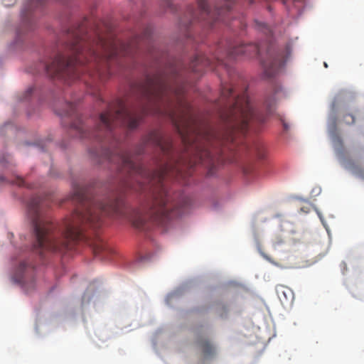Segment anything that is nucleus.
<instances>
[{
  "label": "nucleus",
  "mask_w": 364,
  "mask_h": 364,
  "mask_svg": "<svg viewBox=\"0 0 364 364\" xmlns=\"http://www.w3.org/2000/svg\"><path fill=\"white\" fill-rule=\"evenodd\" d=\"M311 208L312 206L310 204H306V205L301 207V211L307 213L310 212Z\"/></svg>",
  "instance_id": "14"
},
{
  "label": "nucleus",
  "mask_w": 364,
  "mask_h": 364,
  "mask_svg": "<svg viewBox=\"0 0 364 364\" xmlns=\"http://www.w3.org/2000/svg\"><path fill=\"white\" fill-rule=\"evenodd\" d=\"M65 109L60 114L71 117L76 113V105L73 102H67L65 104Z\"/></svg>",
  "instance_id": "10"
},
{
  "label": "nucleus",
  "mask_w": 364,
  "mask_h": 364,
  "mask_svg": "<svg viewBox=\"0 0 364 364\" xmlns=\"http://www.w3.org/2000/svg\"><path fill=\"white\" fill-rule=\"evenodd\" d=\"M36 1H37L38 4H42V0H36Z\"/></svg>",
  "instance_id": "21"
},
{
  "label": "nucleus",
  "mask_w": 364,
  "mask_h": 364,
  "mask_svg": "<svg viewBox=\"0 0 364 364\" xmlns=\"http://www.w3.org/2000/svg\"><path fill=\"white\" fill-rule=\"evenodd\" d=\"M252 51L260 55V48L255 44H240L235 46L227 51V55L230 58H235L240 55L250 54Z\"/></svg>",
  "instance_id": "9"
},
{
  "label": "nucleus",
  "mask_w": 364,
  "mask_h": 364,
  "mask_svg": "<svg viewBox=\"0 0 364 364\" xmlns=\"http://www.w3.org/2000/svg\"><path fill=\"white\" fill-rule=\"evenodd\" d=\"M149 35V31H145V33H144V37H145V38H148Z\"/></svg>",
  "instance_id": "20"
},
{
  "label": "nucleus",
  "mask_w": 364,
  "mask_h": 364,
  "mask_svg": "<svg viewBox=\"0 0 364 364\" xmlns=\"http://www.w3.org/2000/svg\"><path fill=\"white\" fill-rule=\"evenodd\" d=\"M33 91V88L32 87H28L26 91L25 96L23 97V100H26L28 96H30Z\"/></svg>",
  "instance_id": "15"
},
{
  "label": "nucleus",
  "mask_w": 364,
  "mask_h": 364,
  "mask_svg": "<svg viewBox=\"0 0 364 364\" xmlns=\"http://www.w3.org/2000/svg\"><path fill=\"white\" fill-rule=\"evenodd\" d=\"M299 1L297 0H284V3L289 6V4L298 3Z\"/></svg>",
  "instance_id": "19"
},
{
  "label": "nucleus",
  "mask_w": 364,
  "mask_h": 364,
  "mask_svg": "<svg viewBox=\"0 0 364 364\" xmlns=\"http://www.w3.org/2000/svg\"><path fill=\"white\" fill-rule=\"evenodd\" d=\"M147 145L156 147L165 158L155 170L147 169L138 161L136 156L120 149L113 151L105 149L101 154L94 153L113 164L123 176L122 183L124 188L149 191L151 194V200L146 209L134 211L132 220L136 225H144L149 220L161 224L168 223L188 213L193 205L188 196L180 194L174 197L171 196L165 184L166 178H177L182 175L178 162L172 159L171 139L159 132H152L146 137L144 144L136 150V154H141Z\"/></svg>",
  "instance_id": "2"
},
{
  "label": "nucleus",
  "mask_w": 364,
  "mask_h": 364,
  "mask_svg": "<svg viewBox=\"0 0 364 364\" xmlns=\"http://www.w3.org/2000/svg\"><path fill=\"white\" fill-rule=\"evenodd\" d=\"M250 1V4H252L253 3V0H249Z\"/></svg>",
  "instance_id": "22"
},
{
  "label": "nucleus",
  "mask_w": 364,
  "mask_h": 364,
  "mask_svg": "<svg viewBox=\"0 0 364 364\" xmlns=\"http://www.w3.org/2000/svg\"><path fill=\"white\" fill-rule=\"evenodd\" d=\"M284 63V57L281 53H276L274 56H269L267 60L262 61L265 75L269 77L274 76Z\"/></svg>",
  "instance_id": "8"
},
{
  "label": "nucleus",
  "mask_w": 364,
  "mask_h": 364,
  "mask_svg": "<svg viewBox=\"0 0 364 364\" xmlns=\"http://www.w3.org/2000/svg\"><path fill=\"white\" fill-rule=\"evenodd\" d=\"M68 38L65 49L72 53L71 55L58 53L50 63H41L49 77L68 83L80 78L78 67L85 63L92 64L95 68L93 75L104 80L111 75V66L118 63V58L132 53L129 45L119 41H107L100 36L91 40L81 28L70 31Z\"/></svg>",
  "instance_id": "3"
},
{
  "label": "nucleus",
  "mask_w": 364,
  "mask_h": 364,
  "mask_svg": "<svg viewBox=\"0 0 364 364\" xmlns=\"http://www.w3.org/2000/svg\"><path fill=\"white\" fill-rule=\"evenodd\" d=\"M224 64L223 59L216 55L213 59H210L203 54H197L191 60L189 70L194 73L200 74L205 68H213L215 65H222Z\"/></svg>",
  "instance_id": "7"
},
{
  "label": "nucleus",
  "mask_w": 364,
  "mask_h": 364,
  "mask_svg": "<svg viewBox=\"0 0 364 364\" xmlns=\"http://www.w3.org/2000/svg\"><path fill=\"white\" fill-rule=\"evenodd\" d=\"M3 2L5 6H11L14 4L15 0H4Z\"/></svg>",
  "instance_id": "17"
},
{
  "label": "nucleus",
  "mask_w": 364,
  "mask_h": 364,
  "mask_svg": "<svg viewBox=\"0 0 364 364\" xmlns=\"http://www.w3.org/2000/svg\"><path fill=\"white\" fill-rule=\"evenodd\" d=\"M178 80L175 68L154 77H147L139 88L141 102L137 108L129 109L119 100L114 107L109 106L107 111L100 114L95 130L85 129L77 114L70 124V129L80 139L93 138L101 142L103 138L109 140L114 137L113 129L117 126L133 129L146 114L167 115L184 144L196 149V162L211 164L214 162L213 149L215 145L232 143L238 135L245 134V90L239 94L235 87L223 85L221 100L224 108L220 112L221 130H198L191 127L192 107L183 97L184 87L178 84Z\"/></svg>",
  "instance_id": "1"
},
{
  "label": "nucleus",
  "mask_w": 364,
  "mask_h": 364,
  "mask_svg": "<svg viewBox=\"0 0 364 364\" xmlns=\"http://www.w3.org/2000/svg\"><path fill=\"white\" fill-rule=\"evenodd\" d=\"M14 183L19 186H24V181L21 177H18Z\"/></svg>",
  "instance_id": "16"
},
{
  "label": "nucleus",
  "mask_w": 364,
  "mask_h": 364,
  "mask_svg": "<svg viewBox=\"0 0 364 364\" xmlns=\"http://www.w3.org/2000/svg\"><path fill=\"white\" fill-rule=\"evenodd\" d=\"M255 151L257 154V156L259 159H264L265 156V150L262 144H258L255 147Z\"/></svg>",
  "instance_id": "11"
},
{
  "label": "nucleus",
  "mask_w": 364,
  "mask_h": 364,
  "mask_svg": "<svg viewBox=\"0 0 364 364\" xmlns=\"http://www.w3.org/2000/svg\"><path fill=\"white\" fill-rule=\"evenodd\" d=\"M280 120L282 122L284 129L286 131H288L289 129L288 124L284 121V119L283 118H281Z\"/></svg>",
  "instance_id": "18"
},
{
  "label": "nucleus",
  "mask_w": 364,
  "mask_h": 364,
  "mask_svg": "<svg viewBox=\"0 0 364 364\" xmlns=\"http://www.w3.org/2000/svg\"><path fill=\"white\" fill-rule=\"evenodd\" d=\"M343 120L347 124H353L355 123V117L353 114H347L344 115Z\"/></svg>",
  "instance_id": "13"
},
{
  "label": "nucleus",
  "mask_w": 364,
  "mask_h": 364,
  "mask_svg": "<svg viewBox=\"0 0 364 364\" xmlns=\"http://www.w3.org/2000/svg\"><path fill=\"white\" fill-rule=\"evenodd\" d=\"M73 200L80 203V207L74 211L70 218L67 219L64 228H78L77 225L81 223H98L102 215L123 214V202L120 198L101 201L93 198L83 187L75 188Z\"/></svg>",
  "instance_id": "4"
},
{
  "label": "nucleus",
  "mask_w": 364,
  "mask_h": 364,
  "mask_svg": "<svg viewBox=\"0 0 364 364\" xmlns=\"http://www.w3.org/2000/svg\"><path fill=\"white\" fill-rule=\"evenodd\" d=\"M50 203V197L36 196L31 199L28 205V217L33 228H46L53 223L51 217L46 213Z\"/></svg>",
  "instance_id": "6"
},
{
  "label": "nucleus",
  "mask_w": 364,
  "mask_h": 364,
  "mask_svg": "<svg viewBox=\"0 0 364 364\" xmlns=\"http://www.w3.org/2000/svg\"><path fill=\"white\" fill-rule=\"evenodd\" d=\"M235 0H223L222 3L215 6L212 11L206 0H198V8L194 9L192 6L188 9V14L191 22L193 20H202L208 23L210 27L219 21L228 23V18L230 15L231 7Z\"/></svg>",
  "instance_id": "5"
},
{
  "label": "nucleus",
  "mask_w": 364,
  "mask_h": 364,
  "mask_svg": "<svg viewBox=\"0 0 364 364\" xmlns=\"http://www.w3.org/2000/svg\"><path fill=\"white\" fill-rule=\"evenodd\" d=\"M255 24L258 29L263 30L266 34H269L271 33L270 28L266 23H262V22L255 21Z\"/></svg>",
  "instance_id": "12"
}]
</instances>
